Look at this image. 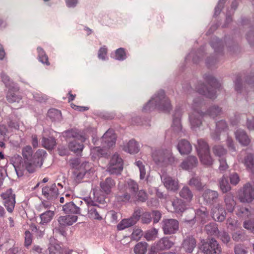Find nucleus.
<instances>
[{
  "mask_svg": "<svg viewBox=\"0 0 254 254\" xmlns=\"http://www.w3.org/2000/svg\"><path fill=\"white\" fill-rule=\"evenodd\" d=\"M82 203V201L79 199L76 200L75 202H66V204L63 205V209L66 213L79 214L81 209H85Z\"/></svg>",
  "mask_w": 254,
  "mask_h": 254,
  "instance_id": "obj_14",
  "label": "nucleus"
},
{
  "mask_svg": "<svg viewBox=\"0 0 254 254\" xmlns=\"http://www.w3.org/2000/svg\"><path fill=\"white\" fill-rule=\"evenodd\" d=\"M3 199V203L9 212H11L15 204V196L10 189L1 194Z\"/></svg>",
  "mask_w": 254,
  "mask_h": 254,
  "instance_id": "obj_13",
  "label": "nucleus"
},
{
  "mask_svg": "<svg viewBox=\"0 0 254 254\" xmlns=\"http://www.w3.org/2000/svg\"><path fill=\"white\" fill-rule=\"evenodd\" d=\"M230 183L234 185H237L240 182V179L237 173H232L229 175Z\"/></svg>",
  "mask_w": 254,
  "mask_h": 254,
  "instance_id": "obj_56",
  "label": "nucleus"
},
{
  "mask_svg": "<svg viewBox=\"0 0 254 254\" xmlns=\"http://www.w3.org/2000/svg\"><path fill=\"white\" fill-rule=\"evenodd\" d=\"M203 105V102L199 97L193 99L191 105L192 112L189 116L191 128L196 130L202 125V117L205 115L204 113L200 112V109Z\"/></svg>",
  "mask_w": 254,
  "mask_h": 254,
  "instance_id": "obj_3",
  "label": "nucleus"
},
{
  "mask_svg": "<svg viewBox=\"0 0 254 254\" xmlns=\"http://www.w3.org/2000/svg\"><path fill=\"white\" fill-rule=\"evenodd\" d=\"M236 139L243 145H247L250 143V139L244 130L239 129L235 132Z\"/></svg>",
  "mask_w": 254,
  "mask_h": 254,
  "instance_id": "obj_31",
  "label": "nucleus"
},
{
  "mask_svg": "<svg viewBox=\"0 0 254 254\" xmlns=\"http://www.w3.org/2000/svg\"><path fill=\"white\" fill-rule=\"evenodd\" d=\"M69 165L73 168H75V170L79 169L80 168V161L78 159H72L69 161Z\"/></svg>",
  "mask_w": 254,
  "mask_h": 254,
  "instance_id": "obj_63",
  "label": "nucleus"
},
{
  "mask_svg": "<svg viewBox=\"0 0 254 254\" xmlns=\"http://www.w3.org/2000/svg\"><path fill=\"white\" fill-rule=\"evenodd\" d=\"M123 169L122 159L118 154L113 155L107 168V171L111 174H119Z\"/></svg>",
  "mask_w": 254,
  "mask_h": 254,
  "instance_id": "obj_10",
  "label": "nucleus"
},
{
  "mask_svg": "<svg viewBox=\"0 0 254 254\" xmlns=\"http://www.w3.org/2000/svg\"><path fill=\"white\" fill-rule=\"evenodd\" d=\"M31 254H44L43 249L40 246L34 245L30 251Z\"/></svg>",
  "mask_w": 254,
  "mask_h": 254,
  "instance_id": "obj_64",
  "label": "nucleus"
},
{
  "mask_svg": "<svg viewBox=\"0 0 254 254\" xmlns=\"http://www.w3.org/2000/svg\"><path fill=\"white\" fill-rule=\"evenodd\" d=\"M141 215V210L139 208L136 209L133 214L129 218L136 224L139 220Z\"/></svg>",
  "mask_w": 254,
  "mask_h": 254,
  "instance_id": "obj_60",
  "label": "nucleus"
},
{
  "mask_svg": "<svg viewBox=\"0 0 254 254\" xmlns=\"http://www.w3.org/2000/svg\"><path fill=\"white\" fill-rule=\"evenodd\" d=\"M46 155L45 150H38L33 156V159L26 160L24 162L20 156L14 155L12 158V161L17 176H22L25 170L30 173L34 172L37 167H41L42 165Z\"/></svg>",
  "mask_w": 254,
  "mask_h": 254,
  "instance_id": "obj_1",
  "label": "nucleus"
},
{
  "mask_svg": "<svg viewBox=\"0 0 254 254\" xmlns=\"http://www.w3.org/2000/svg\"><path fill=\"white\" fill-rule=\"evenodd\" d=\"M219 187L223 193H226L229 191L231 188L226 178L223 176L219 181Z\"/></svg>",
  "mask_w": 254,
  "mask_h": 254,
  "instance_id": "obj_45",
  "label": "nucleus"
},
{
  "mask_svg": "<svg viewBox=\"0 0 254 254\" xmlns=\"http://www.w3.org/2000/svg\"><path fill=\"white\" fill-rule=\"evenodd\" d=\"M48 116L54 121H60L62 119V113L61 111L55 109L49 110L48 112Z\"/></svg>",
  "mask_w": 254,
  "mask_h": 254,
  "instance_id": "obj_42",
  "label": "nucleus"
},
{
  "mask_svg": "<svg viewBox=\"0 0 254 254\" xmlns=\"http://www.w3.org/2000/svg\"><path fill=\"white\" fill-rule=\"evenodd\" d=\"M171 204L173 207V211L176 213H182L186 209V204L181 199L176 198L171 202Z\"/></svg>",
  "mask_w": 254,
  "mask_h": 254,
  "instance_id": "obj_30",
  "label": "nucleus"
},
{
  "mask_svg": "<svg viewBox=\"0 0 254 254\" xmlns=\"http://www.w3.org/2000/svg\"><path fill=\"white\" fill-rule=\"evenodd\" d=\"M155 109L165 112H169L171 109L170 101L163 90L156 93L143 107V110L147 112Z\"/></svg>",
  "mask_w": 254,
  "mask_h": 254,
  "instance_id": "obj_2",
  "label": "nucleus"
},
{
  "mask_svg": "<svg viewBox=\"0 0 254 254\" xmlns=\"http://www.w3.org/2000/svg\"><path fill=\"white\" fill-rule=\"evenodd\" d=\"M77 220V216L75 215H66L60 216L58 222L60 226H65L71 225Z\"/></svg>",
  "mask_w": 254,
  "mask_h": 254,
  "instance_id": "obj_28",
  "label": "nucleus"
},
{
  "mask_svg": "<svg viewBox=\"0 0 254 254\" xmlns=\"http://www.w3.org/2000/svg\"><path fill=\"white\" fill-rule=\"evenodd\" d=\"M136 165L138 167L140 172V180L144 179L146 177V169L144 165L141 161H137L135 162Z\"/></svg>",
  "mask_w": 254,
  "mask_h": 254,
  "instance_id": "obj_53",
  "label": "nucleus"
},
{
  "mask_svg": "<svg viewBox=\"0 0 254 254\" xmlns=\"http://www.w3.org/2000/svg\"><path fill=\"white\" fill-rule=\"evenodd\" d=\"M135 223L130 218L123 219L117 225L118 230H123L134 225Z\"/></svg>",
  "mask_w": 254,
  "mask_h": 254,
  "instance_id": "obj_40",
  "label": "nucleus"
},
{
  "mask_svg": "<svg viewBox=\"0 0 254 254\" xmlns=\"http://www.w3.org/2000/svg\"><path fill=\"white\" fill-rule=\"evenodd\" d=\"M70 133L74 139L69 142L68 147L72 151L77 154H80L83 148V145L82 143L85 140L86 138L81 134L72 130Z\"/></svg>",
  "mask_w": 254,
  "mask_h": 254,
  "instance_id": "obj_9",
  "label": "nucleus"
},
{
  "mask_svg": "<svg viewBox=\"0 0 254 254\" xmlns=\"http://www.w3.org/2000/svg\"><path fill=\"white\" fill-rule=\"evenodd\" d=\"M227 125L225 121L221 120L216 123V129L215 132L211 133V137L214 140L219 139V132L225 130Z\"/></svg>",
  "mask_w": 254,
  "mask_h": 254,
  "instance_id": "obj_32",
  "label": "nucleus"
},
{
  "mask_svg": "<svg viewBox=\"0 0 254 254\" xmlns=\"http://www.w3.org/2000/svg\"><path fill=\"white\" fill-rule=\"evenodd\" d=\"M198 163L197 159L194 156L188 157L180 165L184 170H189L196 167Z\"/></svg>",
  "mask_w": 254,
  "mask_h": 254,
  "instance_id": "obj_21",
  "label": "nucleus"
},
{
  "mask_svg": "<svg viewBox=\"0 0 254 254\" xmlns=\"http://www.w3.org/2000/svg\"><path fill=\"white\" fill-rule=\"evenodd\" d=\"M221 109L218 106L214 105L211 106L206 111L205 114L209 116L211 118H214L220 114Z\"/></svg>",
  "mask_w": 254,
  "mask_h": 254,
  "instance_id": "obj_44",
  "label": "nucleus"
},
{
  "mask_svg": "<svg viewBox=\"0 0 254 254\" xmlns=\"http://www.w3.org/2000/svg\"><path fill=\"white\" fill-rule=\"evenodd\" d=\"M238 198L242 203H250L254 199V188L249 183L245 184L240 190Z\"/></svg>",
  "mask_w": 254,
  "mask_h": 254,
  "instance_id": "obj_8",
  "label": "nucleus"
},
{
  "mask_svg": "<svg viewBox=\"0 0 254 254\" xmlns=\"http://www.w3.org/2000/svg\"><path fill=\"white\" fill-rule=\"evenodd\" d=\"M179 223L175 219H166L162 221V229L165 235H172L179 230Z\"/></svg>",
  "mask_w": 254,
  "mask_h": 254,
  "instance_id": "obj_11",
  "label": "nucleus"
},
{
  "mask_svg": "<svg viewBox=\"0 0 254 254\" xmlns=\"http://www.w3.org/2000/svg\"><path fill=\"white\" fill-rule=\"evenodd\" d=\"M152 217L149 212L144 213L141 217V221L144 224H149L151 221Z\"/></svg>",
  "mask_w": 254,
  "mask_h": 254,
  "instance_id": "obj_62",
  "label": "nucleus"
},
{
  "mask_svg": "<svg viewBox=\"0 0 254 254\" xmlns=\"http://www.w3.org/2000/svg\"><path fill=\"white\" fill-rule=\"evenodd\" d=\"M213 152L216 155L222 157L226 154V151L222 146L216 145L213 147Z\"/></svg>",
  "mask_w": 254,
  "mask_h": 254,
  "instance_id": "obj_54",
  "label": "nucleus"
},
{
  "mask_svg": "<svg viewBox=\"0 0 254 254\" xmlns=\"http://www.w3.org/2000/svg\"><path fill=\"white\" fill-rule=\"evenodd\" d=\"M205 81L210 87H206L202 83H198L196 87L197 91L200 94L204 95L209 98L215 97L216 90L220 86L217 80L211 74H206L204 76Z\"/></svg>",
  "mask_w": 254,
  "mask_h": 254,
  "instance_id": "obj_5",
  "label": "nucleus"
},
{
  "mask_svg": "<svg viewBox=\"0 0 254 254\" xmlns=\"http://www.w3.org/2000/svg\"><path fill=\"white\" fill-rule=\"evenodd\" d=\"M127 189L130 192L132 195L135 196L136 192L138 190V185L137 183L133 180L129 179L126 182Z\"/></svg>",
  "mask_w": 254,
  "mask_h": 254,
  "instance_id": "obj_37",
  "label": "nucleus"
},
{
  "mask_svg": "<svg viewBox=\"0 0 254 254\" xmlns=\"http://www.w3.org/2000/svg\"><path fill=\"white\" fill-rule=\"evenodd\" d=\"M42 193L48 199L53 200L56 198L59 194V190L55 184L51 186L44 187Z\"/></svg>",
  "mask_w": 254,
  "mask_h": 254,
  "instance_id": "obj_18",
  "label": "nucleus"
},
{
  "mask_svg": "<svg viewBox=\"0 0 254 254\" xmlns=\"http://www.w3.org/2000/svg\"><path fill=\"white\" fill-rule=\"evenodd\" d=\"M224 202L227 210L229 212H233L236 203L234 199V195L231 193L226 194L224 197Z\"/></svg>",
  "mask_w": 254,
  "mask_h": 254,
  "instance_id": "obj_29",
  "label": "nucleus"
},
{
  "mask_svg": "<svg viewBox=\"0 0 254 254\" xmlns=\"http://www.w3.org/2000/svg\"><path fill=\"white\" fill-rule=\"evenodd\" d=\"M238 215L241 217L248 218L251 216V212L248 208L241 207L238 211Z\"/></svg>",
  "mask_w": 254,
  "mask_h": 254,
  "instance_id": "obj_58",
  "label": "nucleus"
},
{
  "mask_svg": "<svg viewBox=\"0 0 254 254\" xmlns=\"http://www.w3.org/2000/svg\"><path fill=\"white\" fill-rule=\"evenodd\" d=\"M205 231L209 235H217L219 233L217 226L215 223H211L205 227Z\"/></svg>",
  "mask_w": 254,
  "mask_h": 254,
  "instance_id": "obj_41",
  "label": "nucleus"
},
{
  "mask_svg": "<svg viewBox=\"0 0 254 254\" xmlns=\"http://www.w3.org/2000/svg\"><path fill=\"white\" fill-rule=\"evenodd\" d=\"M218 196L219 194L217 191L210 189L204 190L202 194L204 203L209 205H212L216 203Z\"/></svg>",
  "mask_w": 254,
  "mask_h": 254,
  "instance_id": "obj_17",
  "label": "nucleus"
},
{
  "mask_svg": "<svg viewBox=\"0 0 254 254\" xmlns=\"http://www.w3.org/2000/svg\"><path fill=\"white\" fill-rule=\"evenodd\" d=\"M142 236V231L141 230L136 228L133 230L131 235V239L133 240L138 241Z\"/></svg>",
  "mask_w": 254,
  "mask_h": 254,
  "instance_id": "obj_57",
  "label": "nucleus"
},
{
  "mask_svg": "<svg viewBox=\"0 0 254 254\" xmlns=\"http://www.w3.org/2000/svg\"><path fill=\"white\" fill-rule=\"evenodd\" d=\"M54 215L53 211L49 210L40 215L41 222L40 224L44 225L50 222L53 219Z\"/></svg>",
  "mask_w": 254,
  "mask_h": 254,
  "instance_id": "obj_38",
  "label": "nucleus"
},
{
  "mask_svg": "<svg viewBox=\"0 0 254 254\" xmlns=\"http://www.w3.org/2000/svg\"><path fill=\"white\" fill-rule=\"evenodd\" d=\"M243 85L241 82V79L238 77L235 81V89L238 92H241L243 90Z\"/></svg>",
  "mask_w": 254,
  "mask_h": 254,
  "instance_id": "obj_61",
  "label": "nucleus"
},
{
  "mask_svg": "<svg viewBox=\"0 0 254 254\" xmlns=\"http://www.w3.org/2000/svg\"><path fill=\"white\" fill-rule=\"evenodd\" d=\"M244 163L249 171L254 172V160L252 154H249L246 157Z\"/></svg>",
  "mask_w": 254,
  "mask_h": 254,
  "instance_id": "obj_48",
  "label": "nucleus"
},
{
  "mask_svg": "<svg viewBox=\"0 0 254 254\" xmlns=\"http://www.w3.org/2000/svg\"><path fill=\"white\" fill-rule=\"evenodd\" d=\"M161 179L164 186L168 190L175 192L179 190V181L177 178L167 175H163L161 177Z\"/></svg>",
  "mask_w": 254,
  "mask_h": 254,
  "instance_id": "obj_16",
  "label": "nucleus"
},
{
  "mask_svg": "<svg viewBox=\"0 0 254 254\" xmlns=\"http://www.w3.org/2000/svg\"><path fill=\"white\" fill-rule=\"evenodd\" d=\"M89 169V164L87 162L83 163L80 165L79 169L75 170L73 173V177L75 181L78 182H80Z\"/></svg>",
  "mask_w": 254,
  "mask_h": 254,
  "instance_id": "obj_22",
  "label": "nucleus"
},
{
  "mask_svg": "<svg viewBox=\"0 0 254 254\" xmlns=\"http://www.w3.org/2000/svg\"><path fill=\"white\" fill-rule=\"evenodd\" d=\"M211 46L216 52H218L222 49V42L218 38H215L211 42Z\"/></svg>",
  "mask_w": 254,
  "mask_h": 254,
  "instance_id": "obj_55",
  "label": "nucleus"
},
{
  "mask_svg": "<svg viewBox=\"0 0 254 254\" xmlns=\"http://www.w3.org/2000/svg\"><path fill=\"white\" fill-rule=\"evenodd\" d=\"M208 212L207 209L202 207L196 210L195 218L200 221L201 223H204L208 217Z\"/></svg>",
  "mask_w": 254,
  "mask_h": 254,
  "instance_id": "obj_34",
  "label": "nucleus"
},
{
  "mask_svg": "<svg viewBox=\"0 0 254 254\" xmlns=\"http://www.w3.org/2000/svg\"><path fill=\"white\" fill-rule=\"evenodd\" d=\"M196 245L195 239L192 236H188L184 239L182 244V248L186 252L191 253L195 248Z\"/></svg>",
  "mask_w": 254,
  "mask_h": 254,
  "instance_id": "obj_20",
  "label": "nucleus"
},
{
  "mask_svg": "<svg viewBox=\"0 0 254 254\" xmlns=\"http://www.w3.org/2000/svg\"><path fill=\"white\" fill-rule=\"evenodd\" d=\"M126 57L125 49L123 48H120L116 51L115 56L113 58L119 61H123L125 60Z\"/></svg>",
  "mask_w": 254,
  "mask_h": 254,
  "instance_id": "obj_52",
  "label": "nucleus"
},
{
  "mask_svg": "<svg viewBox=\"0 0 254 254\" xmlns=\"http://www.w3.org/2000/svg\"><path fill=\"white\" fill-rule=\"evenodd\" d=\"M22 155L24 161L33 158V150L30 145H26L22 149Z\"/></svg>",
  "mask_w": 254,
  "mask_h": 254,
  "instance_id": "obj_43",
  "label": "nucleus"
},
{
  "mask_svg": "<svg viewBox=\"0 0 254 254\" xmlns=\"http://www.w3.org/2000/svg\"><path fill=\"white\" fill-rule=\"evenodd\" d=\"M41 142L43 147L49 150L53 149L56 144L55 139L51 137L48 138L43 137Z\"/></svg>",
  "mask_w": 254,
  "mask_h": 254,
  "instance_id": "obj_36",
  "label": "nucleus"
},
{
  "mask_svg": "<svg viewBox=\"0 0 254 254\" xmlns=\"http://www.w3.org/2000/svg\"><path fill=\"white\" fill-rule=\"evenodd\" d=\"M177 148L182 155L189 154L192 150L190 143L186 139H182L179 141Z\"/></svg>",
  "mask_w": 254,
  "mask_h": 254,
  "instance_id": "obj_26",
  "label": "nucleus"
},
{
  "mask_svg": "<svg viewBox=\"0 0 254 254\" xmlns=\"http://www.w3.org/2000/svg\"><path fill=\"white\" fill-rule=\"evenodd\" d=\"M103 148H109L115 145L116 135L112 129H108L103 135L101 139Z\"/></svg>",
  "mask_w": 254,
  "mask_h": 254,
  "instance_id": "obj_15",
  "label": "nucleus"
},
{
  "mask_svg": "<svg viewBox=\"0 0 254 254\" xmlns=\"http://www.w3.org/2000/svg\"><path fill=\"white\" fill-rule=\"evenodd\" d=\"M244 227L254 233V220L246 221L243 224Z\"/></svg>",
  "mask_w": 254,
  "mask_h": 254,
  "instance_id": "obj_59",
  "label": "nucleus"
},
{
  "mask_svg": "<svg viewBox=\"0 0 254 254\" xmlns=\"http://www.w3.org/2000/svg\"><path fill=\"white\" fill-rule=\"evenodd\" d=\"M48 249L50 254H63L64 252L63 249L58 244H51Z\"/></svg>",
  "mask_w": 254,
  "mask_h": 254,
  "instance_id": "obj_49",
  "label": "nucleus"
},
{
  "mask_svg": "<svg viewBox=\"0 0 254 254\" xmlns=\"http://www.w3.org/2000/svg\"><path fill=\"white\" fill-rule=\"evenodd\" d=\"M158 234V230L153 228L152 229L149 230L147 231L144 235L145 238L147 241H152L155 240L157 237Z\"/></svg>",
  "mask_w": 254,
  "mask_h": 254,
  "instance_id": "obj_51",
  "label": "nucleus"
},
{
  "mask_svg": "<svg viewBox=\"0 0 254 254\" xmlns=\"http://www.w3.org/2000/svg\"><path fill=\"white\" fill-rule=\"evenodd\" d=\"M123 149L130 154H135L139 151V147L135 140L131 139L124 145Z\"/></svg>",
  "mask_w": 254,
  "mask_h": 254,
  "instance_id": "obj_24",
  "label": "nucleus"
},
{
  "mask_svg": "<svg viewBox=\"0 0 254 254\" xmlns=\"http://www.w3.org/2000/svg\"><path fill=\"white\" fill-rule=\"evenodd\" d=\"M212 215L214 220L222 222L225 219L226 212L223 208L218 206L212 209Z\"/></svg>",
  "mask_w": 254,
  "mask_h": 254,
  "instance_id": "obj_25",
  "label": "nucleus"
},
{
  "mask_svg": "<svg viewBox=\"0 0 254 254\" xmlns=\"http://www.w3.org/2000/svg\"><path fill=\"white\" fill-rule=\"evenodd\" d=\"M201 249L205 254H220L221 248L214 239L208 240L202 244Z\"/></svg>",
  "mask_w": 254,
  "mask_h": 254,
  "instance_id": "obj_12",
  "label": "nucleus"
},
{
  "mask_svg": "<svg viewBox=\"0 0 254 254\" xmlns=\"http://www.w3.org/2000/svg\"><path fill=\"white\" fill-rule=\"evenodd\" d=\"M152 157L154 162L160 166L172 164L177 162L171 151L168 149L155 150L152 152Z\"/></svg>",
  "mask_w": 254,
  "mask_h": 254,
  "instance_id": "obj_6",
  "label": "nucleus"
},
{
  "mask_svg": "<svg viewBox=\"0 0 254 254\" xmlns=\"http://www.w3.org/2000/svg\"><path fill=\"white\" fill-rule=\"evenodd\" d=\"M6 99L9 103H13L16 102L18 103L21 100V97L19 95L18 92L9 90L7 94Z\"/></svg>",
  "mask_w": 254,
  "mask_h": 254,
  "instance_id": "obj_39",
  "label": "nucleus"
},
{
  "mask_svg": "<svg viewBox=\"0 0 254 254\" xmlns=\"http://www.w3.org/2000/svg\"><path fill=\"white\" fill-rule=\"evenodd\" d=\"M174 244L168 238L164 237L158 241L156 246L157 250L163 251L170 249Z\"/></svg>",
  "mask_w": 254,
  "mask_h": 254,
  "instance_id": "obj_27",
  "label": "nucleus"
},
{
  "mask_svg": "<svg viewBox=\"0 0 254 254\" xmlns=\"http://www.w3.org/2000/svg\"><path fill=\"white\" fill-rule=\"evenodd\" d=\"M180 196L187 202L192 200L193 194L192 191L188 187H184L179 192Z\"/></svg>",
  "mask_w": 254,
  "mask_h": 254,
  "instance_id": "obj_33",
  "label": "nucleus"
},
{
  "mask_svg": "<svg viewBox=\"0 0 254 254\" xmlns=\"http://www.w3.org/2000/svg\"><path fill=\"white\" fill-rule=\"evenodd\" d=\"M92 191L94 195V200L91 197H86L84 198L85 203L87 206V212L89 217L94 219L101 220L102 219V215L104 212V209L97 205L96 202L102 203L104 200L95 196L96 191L95 189H93Z\"/></svg>",
  "mask_w": 254,
  "mask_h": 254,
  "instance_id": "obj_4",
  "label": "nucleus"
},
{
  "mask_svg": "<svg viewBox=\"0 0 254 254\" xmlns=\"http://www.w3.org/2000/svg\"><path fill=\"white\" fill-rule=\"evenodd\" d=\"M116 182L111 178H107L104 181L100 182V186L102 191L106 194H109L112 189L115 186Z\"/></svg>",
  "mask_w": 254,
  "mask_h": 254,
  "instance_id": "obj_23",
  "label": "nucleus"
},
{
  "mask_svg": "<svg viewBox=\"0 0 254 254\" xmlns=\"http://www.w3.org/2000/svg\"><path fill=\"white\" fill-rule=\"evenodd\" d=\"M147 244L146 242H139L134 248L135 254H145L147 251Z\"/></svg>",
  "mask_w": 254,
  "mask_h": 254,
  "instance_id": "obj_46",
  "label": "nucleus"
},
{
  "mask_svg": "<svg viewBox=\"0 0 254 254\" xmlns=\"http://www.w3.org/2000/svg\"><path fill=\"white\" fill-rule=\"evenodd\" d=\"M196 149L201 163L205 166H211L213 160L210 155L209 148L207 143L202 139H198Z\"/></svg>",
  "mask_w": 254,
  "mask_h": 254,
  "instance_id": "obj_7",
  "label": "nucleus"
},
{
  "mask_svg": "<svg viewBox=\"0 0 254 254\" xmlns=\"http://www.w3.org/2000/svg\"><path fill=\"white\" fill-rule=\"evenodd\" d=\"M37 52L39 61L44 64H46L47 65H49L50 63L48 61V56L46 55L44 50L41 47H38Z\"/></svg>",
  "mask_w": 254,
  "mask_h": 254,
  "instance_id": "obj_47",
  "label": "nucleus"
},
{
  "mask_svg": "<svg viewBox=\"0 0 254 254\" xmlns=\"http://www.w3.org/2000/svg\"><path fill=\"white\" fill-rule=\"evenodd\" d=\"M188 184L198 190H202L205 186V184L202 183L198 177H192L190 180Z\"/></svg>",
  "mask_w": 254,
  "mask_h": 254,
  "instance_id": "obj_35",
  "label": "nucleus"
},
{
  "mask_svg": "<svg viewBox=\"0 0 254 254\" xmlns=\"http://www.w3.org/2000/svg\"><path fill=\"white\" fill-rule=\"evenodd\" d=\"M171 129L174 135H181L183 133L179 112L176 113L175 115L174 116Z\"/></svg>",
  "mask_w": 254,
  "mask_h": 254,
  "instance_id": "obj_19",
  "label": "nucleus"
},
{
  "mask_svg": "<svg viewBox=\"0 0 254 254\" xmlns=\"http://www.w3.org/2000/svg\"><path fill=\"white\" fill-rule=\"evenodd\" d=\"M132 199L133 200H138L141 202L146 201L147 199V195L146 193L142 190H138L136 192L135 196L133 195Z\"/></svg>",
  "mask_w": 254,
  "mask_h": 254,
  "instance_id": "obj_50",
  "label": "nucleus"
}]
</instances>
